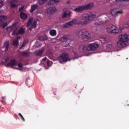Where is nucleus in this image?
<instances>
[{
    "label": "nucleus",
    "instance_id": "obj_1",
    "mask_svg": "<svg viewBox=\"0 0 129 129\" xmlns=\"http://www.w3.org/2000/svg\"><path fill=\"white\" fill-rule=\"evenodd\" d=\"M96 17V14L93 12L85 13L81 17V21L79 22L78 25H82V26H86L88 25L94 18Z\"/></svg>",
    "mask_w": 129,
    "mask_h": 129
},
{
    "label": "nucleus",
    "instance_id": "obj_2",
    "mask_svg": "<svg viewBox=\"0 0 129 129\" xmlns=\"http://www.w3.org/2000/svg\"><path fill=\"white\" fill-rule=\"evenodd\" d=\"M76 35L78 37L81 38L84 42L88 41V40H90V38H91V35H90L89 31L85 28L78 30L76 32Z\"/></svg>",
    "mask_w": 129,
    "mask_h": 129
},
{
    "label": "nucleus",
    "instance_id": "obj_3",
    "mask_svg": "<svg viewBox=\"0 0 129 129\" xmlns=\"http://www.w3.org/2000/svg\"><path fill=\"white\" fill-rule=\"evenodd\" d=\"M119 40L117 41V46L118 48H123L126 46L127 41H129V35L127 34L120 35L118 36Z\"/></svg>",
    "mask_w": 129,
    "mask_h": 129
},
{
    "label": "nucleus",
    "instance_id": "obj_4",
    "mask_svg": "<svg viewBox=\"0 0 129 129\" xmlns=\"http://www.w3.org/2000/svg\"><path fill=\"white\" fill-rule=\"evenodd\" d=\"M107 32L109 34H114V35H116V34H119V33H122V31L123 30V28L119 27V28H117L116 26L114 25H111L108 28H107Z\"/></svg>",
    "mask_w": 129,
    "mask_h": 129
},
{
    "label": "nucleus",
    "instance_id": "obj_5",
    "mask_svg": "<svg viewBox=\"0 0 129 129\" xmlns=\"http://www.w3.org/2000/svg\"><path fill=\"white\" fill-rule=\"evenodd\" d=\"M93 7H94L93 3H89L87 5L77 7L74 9V11L76 12V13H82V12L85 11V10H90V9H92Z\"/></svg>",
    "mask_w": 129,
    "mask_h": 129
},
{
    "label": "nucleus",
    "instance_id": "obj_6",
    "mask_svg": "<svg viewBox=\"0 0 129 129\" xmlns=\"http://www.w3.org/2000/svg\"><path fill=\"white\" fill-rule=\"evenodd\" d=\"M61 41H63V44L62 46L63 47H68L71 42H72V39L70 38V36L64 35L61 38Z\"/></svg>",
    "mask_w": 129,
    "mask_h": 129
},
{
    "label": "nucleus",
    "instance_id": "obj_7",
    "mask_svg": "<svg viewBox=\"0 0 129 129\" xmlns=\"http://www.w3.org/2000/svg\"><path fill=\"white\" fill-rule=\"evenodd\" d=\"M110 13L113 17H117L119 15H121L123 12L122 10H118L117 9H115L111 10Z\"/></svg>",
    "mask_w": 129,
    "mask_h": 129
},
{
    "label": "nucleus",
    "instance_id": "obj_8",
    "mask_svg": "<svg viewBox=\"0 0 129 129\" xmlns=\"http://www.w3.org/2000/svg\"><path fill=\"white\" fill-rule=\"evenodd\" d=\"M59 58L63 61V62H67V61H70V58H69V55L67 53H62L59 56Z\"/></svg>",
    "mask_w": 129,
    "mask_h": 129
},
{
    "label": "nucleus",
    "instance_id": "obj_9",
    "mask_svg": "<svg viewBox=\"0 0 129 129\" xmlns=\"http://www.w3.org/2000/svg\"><path fill=\"white\" fill-rule=\"evenodd\" d=\"M98 47H99V45L97 43L89 44L88 46V50L90 51H95Z\"/></svg>",
    "mask_w": 129,
    "mask_h": 129
},
{
    "label": "nucleus",
    "instance_id": "obj_10",
    "mask_svg": "<svg viewBox=\"0 0 129 129\" xmlns=\"http://www.w3.org/2000/svg\"><path fill=\"white\" fill-rule=\"evenodd\" d=\"M74 24H77V20H74L71 21H69L63 25V28L64 29L66 28H69V27H71V26H72V25H74Z\"/></svg>",
    "mask_w": 129,
    "mask_h": 129
},
{
    "label": "nucleus",
    "instance_id": "obj_11",
    "mask_svg": "<svg viewBox=\"0 0 129 129\" xmlns=\"http://www.w3.org/2000/svg\"><path fill=\"white\" fill-rule=\"evenodd\" d=\"M56 9L55 7H50L46 10L47 14L49 15H53L56 13Z\"/></svg>",
    "mask_w": 129,
    "mask_h": 129
},
{
    "label": "nucleus",
    "instance_id": "obj_12",
    "mask_svg": "<svg viewBox=\"0 0 129 129\" xmlns=\"http://www.w3.org/2000/svg\"><path fill=\"white\" fill-rule=\"evenodd\" d=\"M18 64L17 60L15 59H12L10 62L7 64V67H11V66H16Z\"/></svg>",
    "mask_w": 129,
    "mask_h": 129
},
{
    "label": "nucleus",
    "instance_id": "obj_13",
    "mask_svg": "<svg viewBox=\"0 0 129 129\" xmlns=\"http://www.w3.org/2000/svg\"><path fill=\"white\" fill-rule=\"evenodd\" d=\"M10 46V41L6 40L4 42L3 49H5V51H7L9 50V47Z\"/></svg>",
    "mask_w": 129,
    "mask_h": 129
},
{
    "label": "nucleus",
    "instance_id": "obj_14",
    "mask_svg": "<svg viewBox=\"0 0 129 129\" xmlns=\"http://www.w3.org/2000/svg\"><path fill=\"white\" fill-rule=\"evenodd\" d=\"M39 21L38 19H36L35 20H34L32 23H31V26L29 28V31H32L33 29H36L37 28V21Z\"/></svg>",
    "mask_w": 129,
    "mask_h": 129
},
{
    "label": "nucleus",
    "instance_id": "obj_15",
    "mask_svg": "<svg viewBox=\"0 0 129 129\" xmlns=\"http://www.w3.org/2000/svg\"><path fill=\"white\" fill-rule=\"evenodd\" d=\"M79 50L80 52H83L88 50V48L85 45H81L79 46Z\"/></svg>",
    "mask_w": 129,
    "mask_h": 129
},
{
    "label": "nucleus",
    "instance_id": "obj_16",
    "mask_svg": "<svg viewBox=\"0 0 129 129\" xmlns=\"http://www.w3.org/2000/svg\"><path fill=\"white\" fill-rule=\"evenodd\" d=\"M21 39V37H17L16 39L13 41V46L17 48L19 46V40Z\"/></svg>",
    "mask_w": 129,
    "mask_h": 129
},
{
    "label": "nucleus",
    "instance_id": "obj_17",
    "mask_svg": "<svg viewBox=\"0 0 129 129\" xmlns=\"http://www.w3.org/2000/svg\"><path fill=\"white\" fill-rule=\"evenodd\" d=\"M18 0H12L10 1V7L12 8V9H14V8H18V5H17L16 4L18 3ZM15 3V4H14Z\"/></svg>",
    "mask_w": 129,
    "mask_h": 129
},
{
    "label": "nucleus",
    "instance_id": "obj_18",
    "mask_svg": "<svg viewBox=\"0 0 129 129\" xmlns=\"http://www.w3.org/2000/svg\"><path fill=\"white\" fill-rule=\"evenodd\" d=\"M38 8H39V6L38 5V4L32 5H31V9L30 10V13L34 12L35 11H36V10H37V9H38Z\"/></svg>",
    "mask_w": 129,
    "mask_h": 129
},
{
    "label": "nucleus",
    "instance_id": "obj_19",
    "mask_svg": "<svg viewBox=\"0 0 129 129\" xmlns=\"http://www.w3.org/2000/svg\"><path fill=\"white\" fill-rule=\"evenodd\" d=\"M15 28H16V24L14 23L12 26L7 27L6 30L7 32H12L15 29Z\"/></svg>",
    "mask_w": 129,
    "mask_h": 129
},
{
    "label": "nucleus",
    "instance_id": "obj_20",
    "mask_svg": "<svg viewBox=\"0 0 129 129\" xmlns=\"http://www.w3.org/2000/svg\"><path fill=\"white\" fill-rule=\"evenodd\" d=\"M12 36H18L19 35V28L17 27L15 24V28L13 29V33L12 34Z\"/></svg>",
    "mask_w": 129,
    "mask_h": 129
},
{
    "label": "nucleus",
    "instance_id": "obj_21",
    "mask_svg": "<svg viewBox=\"0 0 129 129\" xmlns=\"http://www.w3.org/2000/svg\"><path fill=\"white\" fill-rule=\"evenodd\" d=\"M20 18L22 20H26L28 18V15L24 12H21L20 14Z\"/></svg>",
    "mask_w": 129,
    "mask_h": 129
},
{
    "label": "nucleus",
    "instance_id": "obj_22",
    "mask_svg": "<svg viewBox=\"0 0 129 129\" xmlns=\"http://www.w3.org/2000/svg\"><path fill=\"white\" fill-rule=\"evenodd\" d=\"M49 35H50V36H52V37H55V36L57 35V31H56V30L54 29L50 30L49 31Z\"/></svg>",
    "mask_w": 129,
    "mask_h": 129
},
{
    "label": "nucleus",
    "instance_id": "obj_23",
    "mask_svg": "<svg viewBox=\"0 0 129 129\" xmlns=\"http://www.w3.org/2000/svg\"><path fill=\"white\" fill-rule=\"evenodd\" d=\"M59 2H60V0H50L48 3V5L51 6V5H54V4L59 3Z\"/></svg>",
    "mask_w": 129,
    "mask_h": 129
},
{
    "label": "nucleus",
    "instance_id": "obj_24",
    "mask_svg": "<svg viewBox=\"0 0 129 129\" xmlns=\"http://www.w3.org/2000/svg\"><path fill=\"white\" fill-rule=\"evenodd\" d=\"M44 48H42V49L39 50L38 51L36 52V56H42L43 55V53H44Z\"/></svg>",
    "mask_w": 129,
    "mask_h": 129
},
{
    "label": "nucleus",
    "instance_id": "obj_25",
    "mask_svg": "<svg viewBox=\"0 0 129 129\" xmlns=\"http://www.w3.org/2000/svg\"><path fill=\"white\" fill-rule=\"evenodd\" d=\"M25 34V30L23 27L19 29L18 30V35H23Z\"/></svg>",
    "mask_w": 129,
    "mask_h": 129
},
{
    "label": "nucleus",
    "instance_id": "obj_26",
    "mask_svg": "<svg viewBox=\"0 0 129 129\" xmlns=\"http://www.w3.org/2000/svg\"><path fill=\"white\" fill-rule=\"evenodd\" d=\"M21 55L24 57H29V56H30V53L27 52L23 51L21 52Z\"/></svg>",
    "mask_w": 129,
    "mask_h": 129
},
{
    "label": "nucleus",
    "instance_id": "obj_27",
    "mask_svg": "<svg viewBox=\"0 0 129 129\" xmlns=\"http://www.w3.org/2000/svg\"><path fill=\"white\" fill-rule=\"evenodd\" d=\"M47 1L48 0H39L38 3L40 5V6H42L44 5V4H46V3H47Z\"/></svg>",
    "mask_w": 129,
    "mask_h": 129
},
{
    "label": "nucleus",
    "instance_id": "obj_28",
    "mask_svg": "<svg viewBox=\"0 0 129 129\" xmlns=\"http://www.w3.org/2000/svg\"><path fill=\"white\" fill-rule=\"evenodd\" d=\"M32 23H33V18H30L29 20L27 22V27L31 26V25H32Z\"/></svg>",
    "mask_w": 129,
    "mask_h": 129
},
{
    "label": "nucleus",
    "instance_id": "obj_29",
    "mask_svg": "<svg viewBox=\"0 0 129 129\" xmlns=\"http://www.w3.org/2000/svg\"><path fill=\"white\" fill-rule=\"evenodd\" d=\"M18 115H19L20 118L22 119V120H23V121H25V118L23 116V115H22V114H21V113H19Z\"/></svg>",
    "mask_w": 129,
    "mask_h": 129
},
{
    "label": "nucleus",
    "instance_id": "obj_30",
    "mask_svg": "<svg viewBox=\"0 0 129 129\" xmlns=\"http://www.w3.org/2000/svg\"><path fill=\"white\" fill-rule=\"evenodd\" d=\"M61 17H62V19H65V18H67V17H68L67 13H63Z\"/></svg>",
    "mask_w": 129,
    "mask_h": 129
},
{
    "label": "nucleus",
    "instance_id": "obj_31",
    "mask_svg": "<svg viewBox=\"0 0 129 129\" xmlns=\"http://www.w3.org/2000/svg\"><path fill=\"white\" fill-rule=\"evenodd\" d=\"M7 26H8V23L6 22V23H3V25H2V28L3 29H5V27H7Z\"/></svg>",
    "mask_w": 129,
    "mask_h": 129
},
{
    "label": "nucleus",
    "instance_id": "obj_32",
    "mask_svg": "<svg viewBox=\"0 0 129 129\" xmlns=\"http://www.w3.org/2000/svg\"><path fill=\"white\" fill-rule=\"evenodd\" d=\"M38 40H39V41H44V37H43V36H39Z\"/></svg>",
    "mask_w": 129,
    "mask_h": 129
},
{
    "label": "nucleus",
    "instance_id": "obj_33",
    "mask_svg": "<svg viewBox=\"0 0 129 129\" xmlns=\"http://www.w3.org/2000/svg\"><path fill=\"white\" fill-rule=\"evenodd\" d=\"M18 66L19 68H23L24 65H23V64H22V63L20 62L18 63Z\"/></svg>",
    "mask_w": 129,
    "mask_h": 129
},
{
    "label": "nucleus",
    "instance_id": "obj_34",
    "mask_svg": "<svg viewBox=\"0 0 129 129\" xmlns=\"http://www.w3.org/2000/svg\"><path fill=\"white\" fill-rule=\"evenodd\" d=\"M68 11V10H67V9L65 8L62 10V12H63V14H67Z\"/></svg>",
    "mask_w": 129,
    "mask_h": 129
},
{
    "label": "nucleus",
    "instance_id": "obj_35",
    "mask_svg": "<svg viewBox=\"0 0 129 129\" xmlns=\"http://www.w3.org/2000/svg\"><path fill=\"white\" fill-rule=\"evenodd\" d=\"M24 10V7L19 8V12H22Z\"/></svg>",
    "mask_w": 129,
    "mask_h": 129
},
{
    "label": "nucleus",
    "instance_id": "obj_36",
    "mask_svg": "<svg viewBox=\"0 0 129 129\" xmlns=\"http://www.w3.org/2000/svg\"><path fill=\"white\" fill-rule=\"evenodd\" d=\"M46 63L48 67L50 66V60L49 59L47 60Z\"/></svg>",
    "mask_w": 129,
    "mask_h": 129
},
{
    "label": "nucleus",
    "instance_id": "obj_37",
    "mask_svg": "<svg viewBox=\"0 0 129 129\" xmlns=\"http://www.w3.org/2000/svg\"><path fill=\"white\" fill-rule=\"evenodd\" d=\"M25 46H26V44H25V43H23L21 45L20 49H23V48H24V47H25Z\"/></svg>",
    "mask_w": 129,
    "mask_h": 129
},
{
    "label": "nucleus",
    "instance_id": "obj_38",
    "mask_svg": "<svg viewBox=\"0 0 129 129\" xmlns=\"http://www.w3.org/2000/svg\"><path fill=\"white\" fill-rule=\"evenodd\" d=\"M1 18H2V19H6V16L2 15V16H1Z\"/></svg>",
    "mask_w": 129,
    "mask_h": 129
},
{
    "label": "nucleus",
    "instance_id": "obj_39",
    "mask_svg": "<svg viewBox=\"0 0 129 129\" xmlns=\"http://www.w3.org/2000/svg\"><path fill=\"white\" fill-rule=\"evenodd\" d=\"M28 43V41H27L26 40H24L23 41V43H24V44L27 45V43Z\"/></svg>",
    "mask_w": 129,
    "mask_h": 129
},
{
    "label": "nucleus",
    "instance_id": "obj_40",
    "mask_svg": "<svg viewBox=\"0 0 129 129\" xmlns=\"http://www.w3.org/2000/svg\"><path fill=\"white\" fill-rule=\"evenodd\" d=\"M67 16L68 17H70L71 16V13H69L68 14H67Z\"/></svg>",
    "mask_w": 129,
    "mask_h": 129
},
{
    "label": "nucleus",
    "instance_id": "obj_41",
    "mask_svg": "<svg viewBox=\"0 0 129 129\" xmlns=\"http://www.w3.org/2000/svg\"><path fill=\"white\" fill-rule=\"evenodd\" d=\"M5 62H8L9 61V58H6V59H5Z\"/></svg>",
    "mask_w": 129,
    "mask_h": 129
},
{
    "label": "nucleus",
    "instance_id": "obj_42",
    "mask_svg": "<svg viewBox=\"0 0 129 129\" xmlns=\"http://www.w3.org/2000/svg\"><path fill=\"white\" fill-rule=\"evenodd\" d=\"M116 2H123V0H115Z\"/></svg>",
    "mask_w": 129,
    "mask_h": 129
},
{
    "label": "nucleus",
    "instance_id": "obj_43",
    "mask_svg": "<svg viewBox=\"0 0 129 129\" xmlns=\"http://www.w3.org/2000/svg\"><path fill=\"white\" fill-rule=\"evenodd\" d=\"M46 60H47V57H44V58L42 59V61H46Z\"/></svg>",
    "mask_w": 129,
    "mask_h": 129
},
{
    "label": "nucleus",
    "instance_id": "obj_44",
    "mask_svg": "<svg viewBox=\"0 0 129 129\" xmlns=\"http://www.w3.org/2000/svg\"><path fill=\"white\" fill-rule=\"evenodd\" d=\"M127 27H129V22L126 23Z\"/></svg>",
    "mask_w": 129,
    "mask_h": 129
},
{
    "label": "nucleus",
    "instance_id": "obj_45",
    "mask_svg": "<svg viewBox=\"0 0 129 129\" xmlns=\"http://www.w3.org/2000/svg\"><path fill=\"white\" fill-rule=\"evenodd\" d=\"M2 99L4 100V99H6V97H2Z\"/></svg>",
    "mask_w": 129,
    "mask_h": 129
},
{
    "label": "nucleus",
    "instance_id": "obj_46",
    "mask_svg": "<svg viewBox=\"0 0 129 129\" xmlns=\"http://www.w3.org/2000/svg\"><path fill=\"white\" fill-rule=\"evenodd\" d=\"M126 1H128V0H123V2H126Z\"/></svg>",
    "mask_w": 129,
    "mask_h": 129
},
{
    "label": "nucleus",
    "instance_id": "obj_47",
    "mask_svg": "<svg viewBox=\"0 0 129 129\" xmlns=\"http://www.w3.org/2000/svg\"><path fill=\"white\" fill-rule=\"evenodd\" d=\"M18 70H22L21 69L17 68Z\"/></svg>",
    "mask_w": 129,
    "mask_h": 129
},
{
    "label": "nucleus",
    "instance_id": "obj_48",
    "mask_svg": "<svg viewBox=\"0 0 129 129\" xmlns=\"http://www.w3.org/2000/svg\"><path fill=\"white\" fill-rule=\"evenodd\" d=\"M128 105H129L128 104V105H127V106H128Z\"/></svg>",
    "mask_w": 129,
    "mask_h": 129
}]
</instances>
